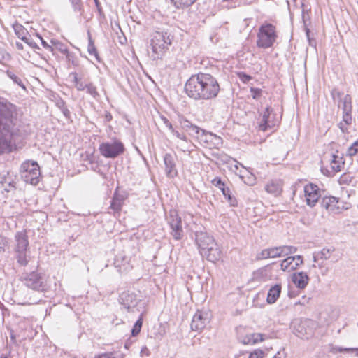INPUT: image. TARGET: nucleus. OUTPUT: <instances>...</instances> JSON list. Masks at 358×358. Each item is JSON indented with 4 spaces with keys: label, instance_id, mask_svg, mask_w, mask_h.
Listing matches in <instances>:
<instances>
[{
    "label": "nucleus",
    "instance_id": "nucleus-1",
    "mask_svg": "<svg viewBox=\"0 0 358 358\" xmlns=\"http://www.w3.org/2000/svg\"><path fill=\"white\" fill-rule=\"evenodd\" d=\"M19 113L15 105L0 98V155L10 152L19 133Z\"/></svg>",
    "mask_w": 358,
    "mask_h": 358
},
{
    "label": "nucleus",
    "instance_id": "nucleus-2",
    "mask_svg": "<svg viewBox=\"0 0 358 358\" xmlns=\"http://www.w3.org/2000/svg\"><path fill=\"white\" fill-rule=\"evenodd\" d=\"M220 90L215 77L210 73H199L192 75L185 83L187 95L194 100H210L217 96Z\"/></svg>",
    "mask_w": 358,
    "mask_h": 358
},
{
    "label": "nucleus",
    "instance_id": "nucleus-3",
    "mask_svg": "<svg viewBox=\"0 0 358 358\" xmlns=\"http://www.w3.org/2000/svg\"><path fill=\"white\" fill-rule=\"evenodd\" d=\"M195 241L202 256L208 261L215 262L221 257V251L215 243L213 236L206 231H196Z\"/></svg>",
    "mask_w": 358,
    "mask_h": 358
},
{
    "label": "nucleus",
    "instance_id": "nucleus-4",
    "mask_svg": "<svg viewBox=\"0 0 358 358\" xmlns=\"http://www.w3.org/2000/svg\"><path fill=\"white\" fill-rule=\"evenodd\" d=\"M173 36L165 31H156L150 41L152 48L151 57L153 60H161L171 45Z\"/></svg>",
    "mask_w": 358,
    "mask_h": 358
},
{
    "label": "nucleus",
    "instance_id": "nucleus-5",
    "mask_svg": "<svg viewBox=\"0 0 358 358\" xmlns=\"http://www.w3.org/2000/svg\"><path fill=\"white\" fill-rule=\"evenodd\" d=\"M278 38L276 27L268 22L263 23L257 33V45L267 49L273 46Z\"/></svg>",
    "mask_w": 358,
    "mask_h": 358
},
{
    "label": "nucleus",
    "instance_id": "nucleus-6",
    "mask_svg": "<svg viewBox=\"0 0 358 358\" xmlns=\"http://www.w3.org/2000/svg\"><path fill=\"white\" fill-rule=\"evenodd\" d=\"M41 171L36 162L27 161L21 165V178L26 183L36 185L40 181Z\"/></svg>",
    "mask_w": 358,
    "mask_h": 358
},
{
    "label": "nucleus",
    "instance_id": "nucleus-7",
    "mask_svg": "<svg viewBox=\"0 0 358 358\" xmlns=\"http://www.w3.org/2000/svg\"><path fill=\"white\" fill-rule=\"evenodd\" d=\"M317 323L310 319L296 320L292 324L293 333L298 337L308 339L314 334Z\"/></svg>",
    "mask_w": 358,
    "mask_h": 358
},
{
    "label": "nucleus",
    "instance_id": "nucleus-8",
    "mask_svg": "<svg viewBox=\"0 0 358 358\" xmlns=\"http://www.w3.org/2000/svg\"><path fill=\"white\" fill-rule=\"evenodd\" d=\"M20 280L27 287L34 291L43 292L47 290V285L43 277L36 271L22 273Z\"/></svg>",
    "mask_w": 358,
    "mask_h": 358
},
{
    "label": "nucleus",
    "instance_id": "nucleus-9",
    "mask_svg": "<svg viewBox=\"0 0 358 358\" xmlns=\"http://www.w3.org/2000/svg\"><path fill=\"white\" fill-rule=\"evenodd\" d=\"M99 152L106 158L115 159L124 152V145L120 140L103 142L99 145Z\"/></svg>",
    "mask_w": 358,
    "mask_h": 358
},
{
    "label": "nucleus",
    "instance_id": "nucleus-10",
    "mask_svg": "<svg viewBox=\"0 0 358 358\" xmlns=\"http://www.w3.org/2000/svg\"><path fill=\"white\" fill-rule=\"evenodd\" d=\"M167 222L171 229V235L175 240H180L184 236L181 217L176 210H171L166 216Z\"/></svg>",
    "mask_w": 358,
    "mask_h": 358
},
{
    "label": "nucleus",
    "instance_id": "nucleus-11",
    "mask_svg": "<svg viewBox=\"0 0 358 358\" xmlns=\"http://www.w3.org/2000/svg\"><path fill=\"white\" fill-rule=\"evenodd\" d=\"M322 191L315 184L308 183L304 187V193L306 204L310 207H314L319 199L322 197Z\"/></svg>",
    "mask_w": 358,
    "mask_h": 358
},
{
    "label": "nucleus",
    "instance_id": "nucleus-12",
    "mask_svg": "<svg viewBox=\"0 0 358 358\" xmlns=\"http://www.w3.org/2000/svg\"><path fill=\"white\" fill-rule=\"evenodd\" d=\"M200 141V143L206 148H214L216 146H219L222 143V138L211 133L206 131L204 129H201V132L196 137Z\"/></svg>",
    "mask_w": 358,
    "mask_h": 358
},
{
    "label": "nucleus",
    "instance_id": "nucleus-13",
    "mask_svg": "<svg viewBox=\"0 0 358 358\" xmlns=\"http://www.w3.org/2000/svg\"><path fill=\"white\" fill-rule=\"evenodd\" d=\"M339 198L329 196H324L322 199L321 206L327 210L329 213L338 214L344 210V206H341Z\"/></svg>",
    "mask_w": 358,
    "mask_h": 358
},
{
    "label": "nucleus",
    "instance_id": "nucleus-14",
    "mask_svg": "<svg viewBox=\"0 0 358 358\" xmlns=\"http://www.w3.org/2000/svg\"><path fill=\"white\" fill-rule=\"evenodd\" d=\"M0 178V183L6 192H9L15 189L17 177L13 171H3Z\"/></svg>",
    "mask_w": 358,
    "mask_h": 358
},
{
    "label": "nucleus",
    "instance_id": "nucleus-15",
    "mask_svg": "<svg viewBox=\"0 0 358 358\" xmlns=\"http://www.w3.org/2000/svg\"><path fill=\"white\" fill-rule=\"evenodd\" d=\"M341 109L343 111V121L346 124H352V97L350 94H345L341 101Z\"/></svg>",
    "mask_w": 358,
    "mask_h": 358
},
{
    "label": "nucleus",
    "instance_id": "nucleus-16",
    "mask_svg": "<svg viewBox=\"0 0 358 358\" xmlns=\"http://www.w3.org/2000/svg\"><path fill=\"white\" fill-rule=\"evenodd\" d=\"M178 123L180 128L184 131V134L185 132H187L189 136L195 138L198 136L202 129L198 126L192 124L183 115L178 116Z\"/></svg>",
    "mask_w": 358,
    "mask_h": 358
},
{
    "label": "nucleus",
    "instance_id": "nucleus-17",
    "mask_svg": "<svg viewBox=\"0 0 358 358\" xmlns=\"http://www.w3.org/2000/svg\"><path fill=\"white\" fill-rule=\"evenodd\" d=\"M208 322L209 318L208 314L197 310L193 316L191 322V329L192 331H201Z\"/></svg>",
    "mask_w": 358,
    "mask_h": 358
},
{
    "label": "nucleus",
    "instance_id": "nucleus-18",
    "mask_svg": "<svg viewBox=\"0 0 358 358\" xmlns=\"http://www.w3.org/2000/svg\"><path fill=\"white\" fill-rule=\"evenodd\" d=\"M165 172L169 178H174L178 174L176 164V157L170 153H166L164 156Z\"/></svg>",
    "mask_w": 358,
    "mask_h": 358
},
{
    "label": "nucleus",
    "instance_id": "nucleus-19",
    "mask_svg": "<svg viewBox=\"0 0 358 358\" xmlns=\"http://www.w3.org/2000/svg\"><path fill=\"white\" fill-rule=\"evenodd\" d=\"M120 303L126 308L128 311H130L132 308H135L138 304V299L136 298V295L133 293L123 292L120 296Z\"/></svg>",
    "mask_w": 358,
    "mask_h": 358
},
{
    "label": "nucleus",
    "instance_id": "nucleus-20",
    "mask_svg": "<svg viewBox=\"0 0 358 358\" xmlns=\"http://www.w3.org/2000/svg\"><path fill=\"white\" fill-rule=\"evenodd\" d=\"M15 239L16 245L14 250H27L29 247L28 236L26 231H17L15 234Z\"/></svg>",
    "mask_w": 358,
    "mask_h": 358
},
{
    "label": "nucleus",
    "instance_id": "nucleus-21",
    "mask_svg": "<svg viewBox=\"0 0 358 358\" xmlns=\"http://www.w3.org/2000/svg\"><path fill=\"white\" fill-rule=\"evenodd\" d=\"M272 271L269 266L262 267L253 273V278L259 282H266L271 279Z\"/></svg>",
    "mask_w": 358,
    "mask_h": 358
},
{
    "label": "nucleus",
    "instance_id": "nucleus-22",
    "mask_svg": "<svg viewBox=\"0 0 358 358\" xmlns=\"http://www.w3.org/2000/svg\"><path fill=\"white\" fill-rule=\"evenodd\" d=\"M126 198L127 197L124 194H120L116 190L110 201V208L115 213H119L122 209V205Z\"/></svg>",
    "mask_w": 358,
    "mask_h": 358
},
{
    "label": "nucleus",
    "instance_id": "nucleus-23",
    "mask_svg": "<svg viewBox=\"0 0 358 358\" xmlns=\"http://www.w3.org/2000/svg\"><path fill=\"white\" fill-rule=\"evenodd\" d=\"M292 281L298 288L304 289L308 283L309 277L305 272H297L292 275Z\"/></svg>",
    "mask_w": 358,
    "mask_h": 358
},
{
    "label": "nucleus",
    "instance_id": "nucleus-24",
    "mask_svg": "<svg viewBox=\"0 0 358 358\" xmlns=\"http://www.w3.org/2000/svg\"><path fill=\"white\" fill-rule=\"evenodd\" d=\"M265 190L275 196L280 194L282 191V184L280 180H273L265 186Z\"/></svg>",
    "mask_w": 358,
    "mask_h": 358
},
{
    "label": "nucleus",
    "instance_id": "nucleus-25",
    "mask_svg": "<svg viewBox=\"0 0 358 358\" xmlns=\"http://www.w3.org/2000/svg\"><path fill=\"white\" fill-rule=\"evenodd\" d=\"M271 115V110L269 107L266 108L264 113L261 115V117L259 122V129L262 131H265L268 128L273 126V124L269 120Z\"/></svg>",
    "mask_w": 358,
    "mask_h": 358
},
{
    "label": "nucleus",
    "instance_id": "nucleus-26",
    "mask_svg": "<svg viewBox=\"0 0 358 358\" xmlns=\"http://www.w3.org/2000/svg\"><path fill=\"white\" fill-rule=\"evenodd\" d=\"M161 120L174 136L184 142L187 143L189 141L187 135L183 132H180L178 130L173 128L172 124L166 117H165L164 116H162Z\"/></svg>",
    "mask_w": 358,
    "mask_h": 358
},
{
    "label": "nucleus",
    "instance_id": "nucleus-27",
    "mask_svg": "<svg viewBox=\"0 0 358 358\" xmlns=\"http://www.w3.org/2000/svg\"><path fill=\"white\" fill-rule=\"evenodd\" d=\"M282 287L280 284H276L272 286L268 292L266 301L269 304H273L276 302L280 297Z\"/></svg>",
    "mask_w": 358,
    "mask_h": 358
},
{
    "label": "nucleus",
    "instance_id": "nucleus-28",
    "mask_svg": "<svg viewBox=\"0 0 358 358\" xmlns=\"http://www.w3.org/2000/svg\"><path fill=\"white\" fill-rule=\"evenodd\" d=\"M335 251L334 248H324L322 250L315 252L313 253V261L317 262L319 259H329L331 257V254Z\"/></svg>",
    "mask_w": 358,
    "mask_h": 358
},
{
    "label": "nucleus",
    "instance_id": "nucleus-29",
    "mask_svg": "<svg viewBox=\"0 0 358 358\" xmlns=\"http://www.w3.org/2000/svg\"><path fill=\"white\" fill-rule=\"evenodd\" d=\"M280 266L282 271L288 272H290L298 268L297 265L294 262V257L292 256L288 257L284 260H282Z\"/></svg>",
    "mask_w": 358,
    "mask_h": 358
},
{
    "label": "nucleus",
    "instance_id": "nucleus-30",
    "mask_svg": "<svg viewBox=\"0 0 358 358\" xmlns=\"http://www.w3.org/2000/svg\"><path fill=\"white\" fill-rule=\"evenodd\" d=\"M264 335L259 333H252L247 334L243 340L244 344H255L258 341L264 340Z\"/></svg>",
    "mask_w": 358,
    "mask_h": 358
},
{
    "label": "nucleus",
    "instance_id": "nucleus-31",
    "mask_svg": "<svg viewBox=\"0 0 358 358\" xmlns=\"http://www.w3.org/2000/svg\"><path fill=\"white\" fill-rule=\"evenodd\" d=\"M27 250H15V258L21 266H26L29 263L27 255Z\"/></svg>",
    "mask_w": 358,
    "mask_h": 358
},
{
    "label": "nucleus",
    "instance_id": "nucleus-32",
    "mask_svg": "<svg viewBox=\"0 0 358 358\" xmlns=\"http://www.w3.org/2000/svg\"><path fill=\"white\" fill-rule=\"evenodd\" d=\"M50 42L52 44L54 50H57L61 53L65 54L66 57H69V50L66 45L57 40L52 39Z\"/></svg>",
    "mask_w": 358,
    "mask_h": 358
},
{
    "label": "nucleus",
    "instance_id": "nucleus-33",
    "mask_svg": "<svg viewBox=\"0 0 358 358\" xmlns=\"http://www.w3.org/2000/svg\"><path fill=\"white\" fill-rule=\"evenodd\" d=\"M87 52L90 55H94L98 62H100V58H99L97 50L94 45V41L92 39V37L90 34H89Z\"/></svg>",
    "mask_w": 358,
    "mask_h": 358
},
{
    "label": "nucleus",
    "instance_id": "nucleus-34",
    "mask_svg": "<svg viewBox=\"0 0 358 358\" xmlns=\"http://www.w3.org/2000/svg\"><path fill=\"white\" fill-rule=\"evenodd\" d=\"M6 74L9 78H10L14 83L17 84L20 87H21L22 89H25V85L23 83V81L18 75H17L14 71L8 70L6 72Z\"/></svg>",
    "mask_w": 358,
    "mask_h": 358
},
{
    "label": "nucleus",
    "instance_id": "nucleus-35",
    "mask_svg": "<svg viewBox=\"0 0 358 358\" xmlns=\"http://www.w3.org/2000/svg\"><path fill=\"white\" fill-rule=\"evenodd\" d=\"M177 8H187L192 5L196 0H171Z\"/></svg>",
    "mask_w": 358,
    "mask_h": 358
},
{
    "label": "nucleus",
    "instance_id": "nucleus-36",
    "mask_svg": "<svg viewBox=\"0 0 358 358\" xmlns=\"http://www.w3.org/2000/svg\"><path fill=\"white\" fill-rule=\"evenodd\" d=\"M85 90H87V93L90 94L94 99H97L100 96L96 87L91 82L87 83Z\"/></svg>",
    "mask_w": 358,
    "mask_h": 358
},
{
    "label": "nucleus",
    "instance_id": "nucleus-37",
    "mask_svg": "<svg viewBox=\"0 0 358 358\" xmlns=\"http://www.w3.org/2000/svg\"><path fill=\"white\" fill-rule=\"evenodd\" d=\"M352 179L353 176L350 173H344L338 178V183L341 185H348Z\"/></svg>",
    "mask_w": 358,
    "mask_h": 358
},
{
    "label": "nucleus",
    "instance_id": "nucleus-38",
    "mask_svg": "<svg viewBox=\"0 0 358 358\" xmlns=\"http://www.w3.org/2000/svg\"><path fill=\"white\" fill-rule=\"evenodd\" d=\"M14 30H15L16 35L21 40H22V38L26 37L28 35L27 30L21 24H15L14 26Z\"/></svg>",
    "mask_w": 358,
    "mask_h": 358
},
{
    "label": "nucleus",
    "instance_id": "nucleus-39",
    "mask_svg": "<svg viewBox=\"0 0 358 358\" xmlns=\"http://www.w3.org/2000/svg\"><path fill=\"white\" fill-rule=\"evenodd\" d=\"M270 258L282 257L281 247H273L268 248Z\"/></svg>",
    "mask_w": 358,
    "mask_h": 358
},
{
    "label": "nucleus",
    "instance_id": "nucleus-40",
    "mask_svg": "<svg viewBox=\"0 0 358 358\" xmlns=\"http://www.w3.org/2000/svg\"><path fill=\"white\" fill-rule=\"evenodd\" d=\"M142 324H143V319L142 317H141L134 324L132 329H131V335L133 336H137L140 331H141V327H142Z\"/></svg>",
    "mask_w": 358,
    "mask_h": 358
},
{
    "label": "nucleus",
    "instance_id": "nucleus-41",
    "mask_svg": "<svg viewBox=\"0 0 358 358\" xmlns=\"http://www.w3.org/2000/svg\"><path fill=\"white\" fill-rule=\"evenodd\" d=\"M280 247L282 249V256H287L290 254H294L297 251V248L294 246L282 245Z\"/></svg>",
    "mask_w": 358,
    "mask_h": 358
},
{
    "label": "nucleus",
    "instance_id": "nucleus-42",
    "mask_svg": "<svg viewBox=\"0 0 358 358\" xmlns=\"http://www.w3.org/2000/svg\"><path fill=\"white\" fill-rule=\"evenodd\" d=\"M358 152V139L355 141L347 150V155L352 157Z\"/></svg>",
    "mask_w": 358,
    "mask_h": 358
},
{
    "label": "nucleus",
    "instance_id": "nucleus-43",
    "mask_svg": "<svg viewBox=\"0 0 358 358\" xmlns=\"http://www.w3.org/2000/svg\"><path fill=\"white\" fill-rule=\"evenodd\" d=\"M22 41H23L33 49H40L37 43L32 39V38L29 35H27L26 37L22 38Z\"/></svg>",
    "mask_w": 358,
    "mask_h": 358
},
{
    "label": "nucleus",
    "instance_id": "nucleus-44",
    "mask_svg": "<svg viewBox=\"0 0 358 358\" xmlns=\"http://www.w3.org/2000/svg\"><path fill=\"white\" fill-rule=\"evenodd\" d=\"M36 37L41 41V45L43 47L46 49L47 50L53 52L54 48L52 46V44L49 45L39 34H36Z\"/></svg>",
    "mask_w": 358,
    "mask_h": 358
},
{
    "label": "nucleus",
    "instance_id": "nucleus-45",
    "mask_svg": "<svg viewBox=\"0 0 358 358\" xmlns=\"http://www.w3.org/2000/svg\"><path fill=\"white\" fill-rule=\"evenodd\" d=\"M338 157L335 155H333V159L331 161V168L334 171L338 172L341 170V165L337 161Z\"/></svg>",
    "mask_w": 358,
    "mask_h": 358
},
{
    "label": "nucleus",
    "instance_id": "nucleus-46",
    "mask_svg": "<svg viewBox=\"0 0 358 358\" xmlns=\"http://www.w3.org/2000/svg\"><path fill=\"white\" fill-rule=\"evenodd\" d=\"M262 90L259 88H255V87H251L250 88V93L251 96L254 99H259L260 96H262Z\"/></svg>",
    "mask_w": 358,
    "mask_h": 358
},
{
    "label": "nucleus",
    "instance_id": "nucleus-47",
    "mask_svg": "<svg viewBox=\"0 0 358 358\" xmlns=\"http://www.w3.org/2000/svg\"><path fill=\"white\" fill-rule=\"evenodd\" d=\"M270 258L268 248L262 250L257 255V259H265Z\"/></svg>",
    "mask_w": 358,
    "mask_h": 358
},
{
    "label": "nucleus",
    "instance_id": "nucleus-48",
    "mask_svg": "<svg viewBox=\"0 0 358 358\" xmlns=\"http://www.w3.org/2000/svg\"><path fill=\"white\" fill-rule=\"evenodd\" d=\"M264 352L262 350H255L252 352L248 358H263Z\"/></svg>",
    "mask_w": 358,
    "mask_h": 358
},
{
    "label": "nucleus",
    "instance_id": "nucleus-49",
    "mask_svg": "<svg viewBox=\"0 0 358 358\" xmlns=\"http://www.w3.org/2000/svg\"><path fill=\"white\" fill-rule=\"evenodd\" d=\"M212 184L215 186L216 187L219 188L220 190L223 188V187H225V184L224 183V182H222V180H221L220 178L219 177H216L213 180H212Z\"/></svg>",
    "mask_w": 358,
    "mask_h": 358
},
{
    "label": "nucleus",
    "instance_id": "nucleus-50",
    "mask_svg": "<svg viewBox=\"0 0 358 358\" xmlns=\"http://www.w3.org/2000/svg\"><path fill=\"white\" fill-rule=\"evenodd\" d=\"M331 96H332L333 99H338L340 102L341 101V100L343 98V97H342L343 95V93L342 92H340L337 89H335V88L331 90Z\"/></svg>",
    "mask_w": 358,
    "mask_h": 358
},
{
    "label": "nucleus",
    "instance_id": "nucleus-51",
    "mask_svg": "<svg viewBox=\"0 0 358 358\" xmlns=\"http://www.w3.org/2000/svg\"><path fill=\"white\" fill-rule=\"evenodd\" d=\"M61 111L66 119L71 118V113L69 109L65 106V103L62 100L61 101Z\"/></svg>",
    "mask_w": 358,
    "mask_h": 358
},
{
    "label": "nucleus",
    "instance_id": "nucleus-52",
    "mask_svg": "<svg viewBox=\"0 0 358 358\" xmlns=\"http://www.w3.org/2000/svg\"><path fill=\"white\" fill-rule=\"evenodd\" d=\"M238 76L239 79L243 83H245L249 82L252 79V77L250 75H248L244 72L238 73Z\"/></svg>",
    "mask_w": 358,
    "mask_h": 358
},
{
    "label": "nucleus",
    "instance_id": "nucleus-53",
    "mask_svg": "<svg viewBox=\"0 0 358 358\" xmlns=\"http://www.w3.org/2000/svg\"><path fill=\"white\" fill-rule=\"evenodd\" d=\"M74 11H81L82 6L80 0H71Z\"/></svg>",
    "mask_w": 358,
    "mask_h": 358
},
{
    "label": "nucleus",
    "instance_id": "nucleus-54",
    "mask_svg": "<svg viewBox=\"0 0 358 358\" xmlns=\"http://www.w3.org/2000/svg\"><path fill=\"white\" fill-rule=\"evenodd\" d=\"M94 358H116L115 352H106L98 356H96Z\"/></svg>",
    "mask_w": 358,
    "mask_h": 358
},
{
    "label": "nucleus",
    "instance_id": "nucleus-55",
    "mask_svg": "<svg viewBox=\"0 0 358 358\" xmlns=\"http://www.w3.org/2000/svg\"><path fill=\"white\" fill-rule=\"evenodd\" d=\"M227 201L229 203L231 206L236 207L238 205V201L233 194L229 196Z\"/></svg>",
    "mask_w": 358,
    "mask_h": 358
},
{
    "label": "nucleus",
    "instance_id": "nucleus-56",
    "mask_svg": "<svg viewBox=\"0 0 358 358\" xmlns=\"http://www.w3.org/2000/svg\"><path fill=\"white\" fill-rule=\"evenodd\" d=\"M337 351L342 352H355L356 356L358 357V348H338Z\"/></svg>",
    "mask_w": 358,
    "mask_h": 358
},
{
    "label": "nucleus",
    "instance_id": "nucleus-57",
    "mask_svg": "<svg viewBox=\"0 0 358 358\" xmlns=\"http://www.w3.org/2000/svg\"><path fill=\"white\" fill-rule=\"evenodd\" d=\"M309 14L308 10H305L303 8L302 10V20L303 22L304 25L307 24V21L309 20Z\"/></svg>",
    "mask_w": 358,
    "mask_h": 358
},
{
    "label": "nucleus",
    "instance_id": "nucleus-58",
    "mask_svg": "<svg viewBox=\"0 0 358 358\" xmlns=\"http://www.w3.org/2000/svg\"><path fill=\"white\" fill-rule=\"evenodd\" d=\"M348 125V124H346L343 120L338 124V127L343 134L348 132V128L347 127Z\"/></svg>",
    "mask_w": 358,
    "mask_h": 358
},
{
    "label": "nucleus",
    "instance_id": "nucleus-59",
    "mask_svg": "<svg viewBox=\"0 0 358 358\" xmlns=\"http://www.w3.org/2000/svg\"><path fill=\"white\" fill-rule=\"evenodd\" d=\"M75 87L78 91H83L86 89L87 83H85L83 81L77 82Z\"/></svg>",
    "mask_w": 358,
    "mask_h": 358
},
{
    "label": "nucleus",
    "instance_id": "nucleus-60",
    "mask_svg": "<svg viewBox=\"0 0 358 358\" xmlns=\"http://www.w3.org/2000/svg\"><path fill=\"white\" fill-rule=\"evenodd\" d=\"M221 192L226 199L229 197V196H231L232 194L230 189L228 187H223L221 189Z\"/></svg>",
    "mask_w": 358,
    "mask_h": 358
},
{
    "label": "nucleus",
    "instance_id": "nucleus-61",
    "mask_svg": "<svg viewBox=\"0 0 358 358\" xmlns=\"http://www.w3.org/2000/svg\"><path fill=\"white\" fill-rule=\"evenodd\" d=\"M294 257V262L297 266L302 264L303 262V257L301 255L293 256Z\"/></svg>",
    "mask_w": 358,
    "mask_h": 358
},
{
    "label": "nucleus",
    "instance_id": "nucleus-62",
    "mask_svg": "<svg viewBox=\"0 0 358 358\" xmlns=\"http://www.w3.org/2000/svg\"><path fill=\"white\" fill-rule=\"evenodd\" d=\"M304 28H305V31H306V37H307L308 40L309 41V43H310V45H312V41H311L310 36V31L308 29L307 24L304 25Z\"/></svg>",
    "mask_w": 358,
    "mask_h": 358
},
{
    "label": "nucleus",
    "instance_id": "nucleus-63",
    "mask_svg": "<svg viewBox=\"0 0 358 358\" xmlns=\"http://www.w3.org/2000/svg\"><path fill=\"white\" fill-rule=\"evenodd\" d=\"M304 28H305V31H306V37H307L308 40L309 41V43H310V45H312V41H311L310 36V31L308 29L307 24L304 25Z\"/></svg>",
    "mask_w": 358,
    "mask_h": 358
},
{
    "label": "nucleus",
    "instance_id": "nucleus-64",
    "mask_svg": "<svg viewBox=\"0 0 358 358\" xmlns=\"http://www.w3.org/2000/svg\"><path fill=\"white\" fill-rule=\"evenodd\" d=\"M112 119H113V116H112V115L110 114V113H109V112H106V113H105V120H106V122H110V121H111V120H112Z\"/></svg>",
    "mask_w": 358,
    "mask_h": 358
}]
</instances>
